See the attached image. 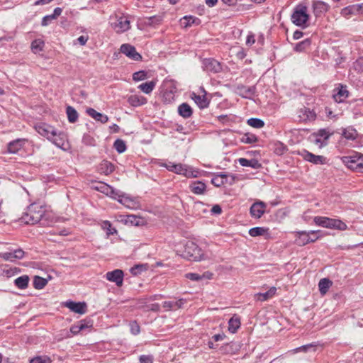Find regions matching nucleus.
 <instances>
[{
    "label": "nucleus",
    "mask_w": 363,
    "mask_h": 363,
    "mask_svg": "<svg viewBox=\"0 0 363 363\" xmlns=\"http://www.w3.org/2000/svg\"><path fill=\"white\" fill-rule=\"evenodd\" d=\"M357 130L352 127L346 128L342 130L343 137L347 140H354L357 138Z\"/></svg>",
    "instance_id": "nucleus-35"
},
{
    "label": "nucleus",
    "mask_w": 363,
    "mask_h": 363,
    "mask_svg": "<svg viewBox=\"0 0 363 363\" xmlns=\"http://www.w3.org/2000/svg\"><path fill=\"white\" fill-rule=\"evenodd\" d=\"M67 115L68 118V121L70 123H74L78 119V113L77 111L72 106L67 107Z\"/></svg>",
    "instance_id": "nucleus-40"
},
{
    "label": "nucleus",
    "mask_w": 363,
    "mask_h": 363,
    "mask_svg": "<svg viewBox=\"0 0 363 363\" xmlns=\"http://www.w3.org/2000/svg\"><path fill=\"white\" fill-rule=\"evenodd\" d=\"M101 228L106 231L107 236L117 233V230L112 227L111 223L108 220H105L101 224Z\"/></svg>",
    "instance_id": "nucleus-41"
},
{
    "label": "nucleus",
    "mask_w": 363,
    "mask_h": 363,
    "mask_svg": "<svg viewBox=\"0 0 363 363\" xmlns=\"http://www.w3.org/2000/svg\"><path fill=\"white\" fill-rule=\"evenodd\" d=\"M291 19L296 26L303 28L306 27L309 19L307 6L303 4L297 5L294 8Z\"/></svg>",
    "instance_id": "nucleus-2"
},
{
    "label": "nucleus",
    "mask_w": 363,
    "mask_h": 363,
    "mask_svg": "<svg viewBox=\"0 0 363 363\" xmlns=\"http://www.w3.org/2000/svg\"><path fill=\"white\" fill-rule=\"evenodd\" d=\"M50 17H52V15H48V16H44L42 20L41 25L43 26H47L51 21L55 19V18H50Z\"/></svg>",
    "instance_id": "nucleus-60"
},
{
    "label": "nucleus",
    "mask_w": 363,
    "mask_h": 363,
    "mask_svg": "<svg viewBox=\"0 0 363 363\" xmlns=\"http://www.w3.org/2000/svg\"><path fill=\"white\" fill-rule=\"evenodd\" d=\"M267 205L263 201H257L254 203L250 209L252 217L259 218L264 213Z\"/></svg>",
    "instance_id": "nucleus-10"
},
{
    "label": "nucleus",
    "mask_w": 363,
    "mask_h": 363,
    "mask_svg": "<svg viewBox=\"0 0 363 363\" xmlns=\"http://www.w3.org/2000/svg\"><path fill=\"white\" fill-rule=\"evenodd\" d=\"M99 170L101 173L108 175L114 171V165L111 162L104 160L100 164Z\"/></svg>",
    "instance_id": "nucleus-32"
},
{
    "label": "nucleus",
    "mask_w": 363,
    "mask_h": 363,
    "mask_svg": "<svg viewBox=\"0 0 363 363\" xmlns=\"http://www.w3.org/2000/svg\"><path fill=\"white\" fill-rule=\"evenodd\" d=\"M112 28L117 33H122L130 28V22L128 16H116V21L111 23Z\"/></svg>",
    "instance_id": "nucleus-6"
},
{
    "label": "nucleus",
    "mask_w": 363,
    "mask_h": 363,
    "mask_svg": "<svg viewBox=\"0 0 363 363\" xmlns=\"http://www.w3.org/2000/svg\"><path fill=\"white\" fill-rule=\"evenodd\" d=\"M47 283L48 281L45 279L38 276L35 277L33 280V286L37 289H43L46 286Z\"/></svg>",
    "instance_id": "nucleus-43"
},
{
    "label": "nucleus",
    "mask_w": 363,
    "mask_h": 363,
    "mask_svg": "<svg viewBox=\"0 0 363 363\" xmlns=\"http://www.w3.org/2000/svg\"><path fill=\"white\" fill-rule=\"evenodd\" d=\"M201 21L193 16H186L181 19V23L184 28L189 27L194 24H200Z\"/></svg>",
    "instance_id": "nucleus-30"
},
{
    "label": "nucleus",
    "mask_w": 363,
    "mask_h": 363,
    "mask_svg": "<svg viewBox=\"0 0 363 363\" xmlns=\"http://www.w3.org/2000/svg\"><path fill=\"white\" fill-rule=\"evenodd\" d=\"M320 236H321V235H320V230H311V231H308L309 243L310 242H314Z\"/></svg>",
    "instance_id": "nucleus-51"
},
{
    "label": "nucleus",
    "mask_w": 363,
    "mask_h": 363,
    "mask_svg": "<svg viewBox=\"0 0 363 363\" xmlns=\"http://www.w3.org/2000/svg\"><path fill=\"white\" fill-rule=\"evenodd\" d=\"M49 140L54 143L57 147L63 148L66 141V135L62 132L57 133V130H55V135H52V138H50Z\"/></svg>",
    "instance_id": "nucleus-24"
},
{
    "label": "nucleus",
    "mask_w": 363,
    "mask_h": 363,
    "mask_svg": "<svg viewBox=\"0 0 363 363\" xmlns=\"http://www.w3.org/2000/svg\"><path fill=\"white\" fill-rule=\"evenodd\" d=\"M147 267L144 264H138L130 269V273L133 275H138L143 271H145Z\"/></svg>",
    "instance_id": "nucleus-52"
},
{
    "label": "nucleus",
    "mask_w": 363,
    "mask_h": 363,
    "mask_svg": "<svg viewBox=\"0 0 363 363\" xmlns=\"http://www.w3.org/2000/svg\"><path fill=\"white\" fill-rule=\"evenodd\" d=\"M343 162L350 169L363 172V155L354 154L353 155L345 157Z\"/></svg>",
    "instance_id": "nucleus-7"
},
{
    "label": "nucleus",
    "mask_w": 363,
    "mask_h": 363,
    "mask_svg": "<svg viewBox=\"0 0 363 363\" xmlns=\"http://www.w3.org/2000/svg\"><path fill=\"white\" fill-rule=\"evenodd\" d=\"M178 113L179 114L184 118H188L191 116L193 113L192 108L191 106L186 104L183 103L178 107Z\"/></svg>",
    "instance_id": "nucleus-26"
},
{
    "label": "nucleus",
    "mask_w": 363,
    "mask_h": 363,
    "mask_svg": "<svg viewBox=\"0 0 363 363\" xmlns=\"http://www.w3.org/2000/svg\"><path fill=\"white\" fill-rule=\"evenodd\" d=\"M140 219V217H137L134 215H129V216H128L127 221H128L133 224H135V225H138Z\"/></svg>",
    "instance_id": "nucleus-58"
},
{
    "label": "nucleus",
    "mask_w": 363,
    "mask_h": 363,
    "mask_svg": "<svg viewBox=\"0 0 363 363\" xmlns=\"http://www.w3.org/2000/svg\"><path fill=\"white\" fill-rule=\"evenodd\" d=\"M29 278L27 275H23L21 277H18L15 279V284L16 286L21 289H24L27 288L28 285Z\"/></svg>",
    "instance_id": "nucleus-36"
},
{
    "label": "nucleus",
    "mask_w": 363,
    "mask_h": 363,
    "mask_svg": "<svg viewBox=\"0 0 363 363\" xmlns=\"http://www.w3.org/2000/svg\"><path fill=\"white\" fill-rule=\"evenodd\" d=\"M184 252L187 259L191 261H199L203 257L201 249L192 241H188L186 242Z\"/></svg>",
    "instance_id": "nucleus-5"
},
{
    "label": "nucleus",
    "mask_w": 363,
    "mask_h": 363,
    "mask_svg": "<svg viewBox=\"0 0 363 363\" xmlns=\"http://www.w3.org/2000/svg\"><path fill=\"white\" fill-rule=\"evenodd\" d=\"M202 95L196 94L193 92L191 94V98L198 105L200 108H205L208 106L209 101L206 96V91L203 88H201Z\"/></svg>",
    "instance_id": "nucleus-13"
},
{
    "label": "nucleus",
    "mask_w": 363,
    "mask_h": 363,
    "mask_svg": "<svg viewBox=\"0 0 363 363\" xmlns=\"http://www.w3.org/2000/svg\"><path fill=\"white\" fill-rule=\"evenodd\" d=\"M312 9L315 16H318L328 10L329 5L322 1H313Z\"/></svg>",
    "instance_id": "nucleus-20"
},
{
    "label": "nucleus",
    "mask_w": 363,
    "mask_h": 363,
    "mask_svg": "<svg viewBox=\"0 0 363 363\" xmlns=\"http://www.w3.org/2000/svg\"><path fill=\"white\" fill-rule=\"evenodd\" d=\"M118 201L129 208H135L136 206V203L133 199L124 195L121 199H118Z\"/></svg>",
    "instance_id": "nucleus-37"
},
{
    "label": "nucleus",
    "mask_w": 363,
    "mask_h": 363,
    "mask_svg": "<svg viewBox=\"0 0 363 363\" xmlns=\"http://www.w3.org/2000/svg\"><path fill=\"white\" fill-rule=\"evenodd\" d=\"M313 221L316 225L328 228H335L340 230H345L347 228V225L338 219H333L324 216H315Z\"/></svg>",
    "instance_id": "nucleus-3"
},
{
    "label": "nucleus",
    "mask_w": 363,
    "mask_h": 363,
    "mask_svg": "<svg viewBox=\"0 0 363 363\" xmlns=\"http://www.w3.org/2000/svg\"><path fill=\"white\" fill-rule=\"evenodd\" d=\"M333 285L332 281L328 278L321 279L318 283V288L321 295H325Z\"/></svg>",
    "instance_id": "nucleus-29"
},
{
    "label": "nucleus",
    "mask_w": 363,
    "mask_h": 363,
    "mask_svg": "<svg viewBox=\"0 0 363 363\" xmlns=\"http://www.w3.org/2000/svg\"><path fill=\"white\" fill-rule=\"evenodd\" d=\"M286 146H284L282 143H279L277 145V147H276L275 149V152L277 154V155H282L284 153V152L286 151Z\"/></svg>",
    "instance_id": "nucleus-59"
},
{
    "label": "nucleus",
    "mask_w": 363,
    "mask_h": 363,
    "mask_svg": "<svg viewBox=\"0 0 363 363\" xmlns=\"http://www.w3.org/2000/svg\"><path fill=\"white\" fill-rule=\"evenodd\" d=\"M128 103L133 106H138L146 103V99L140 96L132 95L128 99Z\"/></svg>",
    "instance_id": "nucleus-33"
},
{
    "label": "nucleus",
    "mask_w": 363,
    "mask_h": 363,
    "mask_svg": "<svg viewBox=\"0 0 363 363\" xmlns=\"http://www.w3.org/2000/svg\"><path fill=\"white\" fill-rule=\"evenodd\" d=\"M240 327V318L234 315L228 321V330L231 333H235Z\"/></svg>",
    "instance_id": "nucleus-27"
},
{
    "label": "nucleus",
    "mask_w": 363,
    "mask_h": 363,
    "mask_svg": "<svg viewBox=\"0 0 363 363\" xmlns=\"http://www.w3.org/2000/svg\"><path fill=\"white\" fill-rule=\"evenodd\" d=\"M226 179L227 177L225 174H220L213 178L211 183L216 186H220L225 182Z\"/></svg>",
    "instance_id": "nucleus-46"
},
{
    "label": "nucleus",
    "mask_w": 363,
    "mask_h": 363,
    "mask_svg": "<svg viewBox=\"0 0 363 363\" xmlns=\"http://www.w3.org/2000/svg\"><path fill=\"white\" fill-rule=\"evenodd\" d=\"M333 99L337 103H341L348 97L349 91L347 86L342 84H339V86L334 90Z\"/></svg>",
    "instance_id": "nucleus-16"
},
{
    "label": "nucleus",
    "mask_w": 363,
    "mask_h": 363,
    "mask_svg": "<svg viewBox=\"0 0 363 363\" xmlns=\"http://www.w3.org/2000/svg\"><path fill=\"white\" fill-rule=\"evenodd\" d=\"M95 189L96 190L104 193L106 195L108 194V191H111L110 190V186L107 185L106 184H104V183L99 184V185L96 186Z\"/></svg>",
    "instance_id": "nucleus-54"
},
{
    "label": "nucleus",
    "mask_w": 363,
    "mask_h": 363,
    "mask_svg": "<svg viewBox=\"0 0 363 363\" xmlns=\"http://www.w3.org/2000/svg\"><path fill=\"white\" fill-rule=\"evenodd\" d=\"M78 324L79 325V329L82 331L92 328L93 321L91 319H84L79 321Z\"/></svg>",
    "instance_id": "nucleus-49"
},
{
    "label": "nucleus",
    "mask_w": 363,
    "mask_h": 363,
    "mask_svg": "<svg viewBox=\"0 0 363 363\" xmlns=\"http://www.w3.org/2000/svg\"><path fill=\"white\" fill-rule=\"evenodd\" d=\"M189 189L191 192H193L195 194L197 195H201L203 194L206 189V185L205 183L201 182V181H195L193 182L189 185Z\"/></svg>",
    "instance_id": "nucleus-22"
},
{
    "label": "nucleus",
    "mask_w": 363,
    "mask_h": 363,
    "mask_svg": "<svg viewBox=\"0 0 363 363\" xmlns=\"http://www.w3.org/2000/svg\"><path fill=\"white\" fill-rule=\"evenodd\" d=\"M139 360L140 363H152L151 357L147 355H141Z\"/></svg>",
    "instance_id": "nucleus-62"
},
{
    "label": "nucleus",
    "mask_w": 363,
    "mask_h": 363,
    "mask_svg": "<svg viewBox=\"0 0 363 363\" xmlns=\"http://www.w3.org/2000/svg\"><path fill=\"white\" fill-rule=\"evenodd\" d=\"M86 113L96 121H100L102 123H106L108 121V117L106 115L99 113L92 108H87Z\"/></svg>",
    "instance_id": "nucleus-25"
},
{
    "label": "nucleus",
    "mask_w": 363,
    "mask_h": 363,
    "mask_svg": "<svg viewBox=\"0 0 363 363\" xmlns=\"http://www.w3.org/2000/svg\"><path fill=\"white\" fill-rule=\"evenodd\" d=\"M44 42L40 39H36L31 43V50L34 53H38L43 50Z\"/></svg>",
    "instance_id": "nucleus-42"
},
{
    "label": "nucleus",
    "mask_w": 363,
    "mask_h": 363,
    "mask_svg": "<svg viewBox=\"0 0 363 363\" xmlns=\"http://www.w3.org/2000/svg\"><path fill=\"white\" fill-rule=\"evenodd\" d=\"M217 119L223 124H227L230 121V119L227 115H220L218 116Z\"/></svg>",
    "instance_id": "nucleus-63"
},
{
    "label": "nucleus",
    "mask_w": 363,
    "mask_h": 363,
    "mask_svg": "<svg viewBox=\"0 0 363 363\" xmlns=\"http://www.w3.org/2000/svg\"><path fill=\"white\" fill-rule=\"evenodd\" d=\"M147 77V74L145 71H139L135 72L133 75V79L134 81H141L144 80Z\"/></svg>",
    "instance_id": "nucleus-53"
},
{
    "label": "nucleus",
    "mask_w": 363,
    "mask_h": 363,
    "mask_svg": "<svg viewBox=\"0 0 363 363\" xmlns=\"http://www.w3.org/2000/svg\"><path fill=\"white\" fill-rule=\"evenodd\" d=\"M130 326L132 334L138 335L140 333V326L135 321L131 322Z\"/></svg>",
    "instance_id": "nucleus-56"
},
{
    "label": "nucleus",
    "mask_w": 363,
    "mask_h": 363,
    "mask_svg": "<svg viewBox=\"0 0 363 363\" xmlns=\"http://www.w3.org/2000/svg\"><path fill=\"white\" fill-rule=\"evenodd\" d=\"M44 213L45 209L42 206L33 203L28 207L20 220L25 224L34 225L41 220Z\"/></svg>",
    "instance_id": "nucleus-1"
},
{
    "label": "nucleus",
    "mask_w": 363,
    "mask_h": 363,
    "mask_svg": "<svg viewBox=\"0 0 363 363\" xmlns=\"http://www.w3.org/2000/svg\"><path fill=\"white\" fill-rule=\"evenodd\" d=\"M239 163L242 167H251L255 169L259 168L261 165L256 160H247L245 158H240Z\"/></svg>",
    "instance_id": "nucleus-34"
},
{
    "label": "nucleus",
    "mask_w": 363,
    "mask_h": 363,
    "mask_svg": "<svg viewBox=\"0 0 363 363\" xmlns=\"http://www.w3.org/2000/svg\"><path fill=\"white\" fill-rule=\"evenodd\" d=\"M311 44V41L308 39L303 40L298 43L295 47V50L298 52L303 51L306 48H308Z\"/></svg>",
    "instance_id": "nucleus-50"
},
{
    "label": "nucleus",
    "mask_w": 363,
    "mask_h": 363,
    "mask_svg": "<svg viewBox=\"0 0 363 363\" xmlns=\"http://www.w3.org/2000/svg\"><path fill=\"white\" fill-rule=\"evenodd\" d=\"M65 306L76 313L82 315L86 312V304L84 302L67 301L65 303Z\"/></svg>",
    "instance_id": "nucleus-17"
},
{
    "label": "nucleus",
    "mask_w": 363,
    "mask_h": 363,
    "mask_svg": "<svg viewBox=\"0 0 363 363\" xmlns=\"http://www.w3.org/2000/svg\"><path fill=\"white\" fill-rule=\"evenodd\" d=\"M298 118L301 121H313L315 118L316 114L313 111L306 107L301 108L298 112Z\"/></svg>",
    "instance_id": "nucleus-19"
},
{
    "label": "nucleus",
    "mask_w": 363,
    "mask_h": 363,
    "mask_svg": "<svg viewBox=\"0 0 363 363\" xmlns=\"http://www.w3.org/2000/svg\"><path fill=\"white\" fill-rule=\"evenodd\" d=\"M121 52L133 60H139L142 58L141 55L137 52L135 47L129 44L122 45Z\"/></svg>",
    "instance_id": "nucleus-14"
},
{
    "label": "nucleus",
    "mask_w": 363,
    "mask_h": 363,
    "mask_svg": "<svg viewBox=\"0 0 363 363\" xmlns=\"http://www.w3.org/2000/svg\"><path fill=\"white\" fill-rule=\"evenodd\" d=\"M301 155L305 160L312 162L313 164H323L325 163V157L321 155H313V153H311L307 150H303Z\"/></svg>",
    "instance_id": "nucleus-15"
},
{
    "label": "nucleus",
    "mask_w": 363,
    "mask_h": 363,
    "mask_svg": "<svg viewBox=\"0 0 363 363\" xmlns=\"http://www.w3.org/2000/svg\"><path fill=\"white\" fill-rule=\"evenodd\" d=\"M247 124L253 128H261L264 127V122L257 118H251L247 120Z\"/></svg>",
    "instance_id": "nucleus-44"
},
{
    "label": "nucleus",
    "mask_w": 363,
    "mask_h": 363,
    "mask_svg": "<svg viewBox=\"0 0 363 363\" xmlns=\"http://www.w3.org/2000/svg\"><path fill=\"white\" fill-rule=\"evenodd\" d=\"M113 147L118 153H123L126 150V145L121 139H117L114 142Z\"/></svg>",
    "instance_id": "nucleus-45"
},
{
    "label": "nucleus",
    "mask_w": 363,
    "mask_h": 363,
    "mask_svg": "<svg viewBox=\"0 0 363 363\" xmlns=\"http://www.w3.org/2000/svg\"><path fill=\"white\" fill-rule=\"evenodd\" d=\"M124 274L121 269H115L108 272L106 274V278L108 281L114 282L116 286H121L123 283Z\"/></svg>",
    "instance_id": "nucleus-9"
},
{
    "label": "nucleus",
    "mask_w": 363,
    "mask_h": 363,
    "mask_svg": "<svg viewBox=\"0 0 363 363\" xmlns=\"http://www.w3.org/2000/svg\"><path fill=\"white\" fill-rule=\"evenodd\" d=\"M35 130L42 136L50 138H52V135H55V128L47 123H39L35 125Z\"/></svg>",
    "instance_id": "nucleus-8"
},
{
    "label": "nucleus",
    "mask_w": 363,
    "mask_h": 363,
    "mask_svg": "<svg viewBox=\"0 0 363 363\" xmlns=\"http://www.w3.org/2000/svg\"><path fill=\"white\" fill-rule=\"evenodd\" d=\"M295 242L299 246H304L309 243L308 232H298Z\"/></svg>",
    "instance_id": "nucleus-31"
},
{
    "label": "nucleus",
    "mask_w": 363,
    "mask_h": 363,
    "mask_svg": "<svg viewBox=\"0 0 363 363\" xmlns=\"http://www.w3.org/2000/svg\"><path fill=\"white\" fill-rule=\"evenodd\" d=\"M185 302L186 301L182 298L177 301H167L163 303L162 306L167 311H176L181 308Z\"/></svg>",
    "instance_id": "nucleus-21"
},
{
    "label": "nucleus",
    "mask_w": 363,
    "mask_h": 363,
    "mask_svg": "<svg viewBox=\"0 0 363 363\" xmlns=\"http://www.w3.org/2000/svg\"><path fill=\"white\" fill-rule=\"evenodd\" d=\"M26 140L17 139L8 144V152L9 153H17L24 145Z\"/></svg>",
    "instance_id": "nucleus-23"
},
{
    "label": "nucleus",
    "mask_w": 363,
    "mask_h": 363,
    "mask_svg": "<svg viewBox=\"0 0 363 363\" xmlns=\"http://www.w3.org/2000/svg\"><path fill=\"white\" fill-rule=\"evenodd\" d=\"M185 277L187 279H189L192 281H199V280L202 279V277H201V275H199V274H196V273H188L185 275Z\"/></svg>",
    "instance_id": "nucleus-57"
},
{
    "label": "nucleus",
    "mask_w": 363,
    "mask_h": 363,
    "mask_svg": "<svg viewBox=\"0 0 363 363\" xmlns=\"http://www.w3.org/2000/svg\"><path fill=\"white\" fill-rule=\"evenodd\" d=\"M25 255L22 249H16L9 252H1L0 257L5 260L13 262L16 259H20L23 257Z\"/></svg>",
    "instance_id": "nucleus-11"
},
{
    "label": "nucleus",
    "mask_w": 363,
    "mask_h": 363,
    "mask_svg": "<svg viewBox=\"0 0 363 363\" xmlns=\"http://www.w3.org/2000/svg\"><path fill=\"white\" fill-rule=\"evenodd\" d=\"M266 230H267L265 228H262V227H255V228H251L249 230V234L252 237H256V236L264 235V233L266 232Z\"/></svg>",
    "instance_id": "nucleus-48"
},
{
    "label": "nucleus",
    "mask_w": 363,
    "mask_h": 363,
    "mask_svg": "<svg viewBox=\"0 0 363 363\" xmlns=\"http://www.w3.org/2000/svg\"><path fill=\"white\" fill-rule=\"evenodd\" d=\"M110 191H108V194L107 196L116 199L118 201V199H121V196H123V194H121L119 191L115 190L113 188L110 186Z\"/></svg>",
    "instance_id": "nucleus-55"
},
{
    "label": "nucleus",
    "mask_w": 363,
    "mask_h": 363,
    "mask_svg": "<svg viewBox=\"0 0 363 363\" xmlns=\"http://www.w3.org/2000/svg\"><path fill=\"white\" fill-rule=\"evenodd\" d=\"M255 87L252 86H246L244 85H238L236 88L237 94L245 99H251L255 93Z\"/></svg>",
    "instance_id": "nucleus-18"
},
{
    "label": "nucleus",
    "mask_w": 363,
    "mask_h": 363,
    "mask_svg": "<svg viewBox=\"0 0 363 363\" xmlns=\"http://www.w3.org/2000/svg\"><path fill=\"white\" fill-rule=\"evenodd\" d=\"M81 329H79V325L78 323L71 326L70 332L74 335H77L81 332Z\"/></svg>",
    "instance_id": "nucleus-61"
},
{
    "label": "nucleus",
    "mask_w": 363,
    "mask_h": 363,
    "mask_svg": "<svg viewBox=\"0 0 363 363\" xmlns=\"http://www.w3.org/2000/svg\"><path fill=\"white\" fill-rule=\"evenodd\" d=\"M277 291L276 287H271L267 292L265 293H258L255 294L256 299L259 301H265L269 298H272Z\"/></svg>",
    "instance_id": "nucleus-28"
},
{
    "label": "nucleus",
    "mask_w": 363,
    "mask_h": 363,
    "mask_svg": "<svg viewBox=\"0 0 363 363\" xmlns=\"http://www.w3.org/2000/svg\"><path fill=\"white\" fill-rule=\"evenodd\" d=\"M255 43V35L253 34H249L247 37L246 44L247 45H252Z\"/></svg>",
    "instance_id": "nucleus-64"
},
{
    "label": "nucleus",
    "mask_w": 363,
    "mask_h": 363,
    "mask_svg": "<svg viewBox=\"0 0 363 363\" xmlns=\"http://www.w3.org/2000/svg\"><path fill=\"white\" fill-rule=\"evenodd\" d=\"M52 360L46 355L38 356L30 359V363H51Z\"/></svg>",
    "instance_id": "nucleus-47"
},
{
    "label": "nucleus",
    "mask_w": 363,
    "mask_h": 363,
    "mask_svg": "<svg viewBox=\"0 0 363 363\" xmlns=\"http://www.w3.org/2000/svg\"><path fill=\"white\" fill-rule=\"evenodd\" d=\"M156 83L153 81L145 82L139 85L138 88L145 94H150L154 89Z\"/></svg>",
    "instance_id": "nucleus-39"
},
{
    "label": "nucleus",
    "mask_w": 363,
    "mask_h": 363,
    "mask_svg": "<svg viewBox=\"0 0 363 363\" xmlns=\"http://www.w3.org/2000/svg\"><path fill=\"white\" fill-rule=\"evenodd\" d=\"M203 67L205 70L212 73H219L222 70L221 64L214 59H206L203 61Z\"/></svg>",
    "instance_id": "nucleus-12"
},
{
    "label": "nucleus",
    "mask_w": 363,
    "mask_h": 363,
    "mask_svg": "<svg viewBox=\"0 0 363 363\" xmlns=\"http://www.w3.org/2000/svg\"><path fill=\"white\" fill-rule=\"evenodd\" d=\"M162 166L170 172L184 175L188 178L196 177L198 174V172H195L189 166L180 163L174 164L172 162H168L164 164Z\"/></svg>",
    "instance_id": "nucleus-4"
},
{
    "label": "nucleus",
    "mask_w": 363,
    "mask_h": 363,
    "mask_svg": "<svg viewBox=\"0 0 363 363\" xmlns=\"http://www.w3.org/2000/svg\"><path fill=\"white\" fill-rule=\"evenodd\" d=\"M362 8V6L359 4L349 6L347 7L344 8L341 11V13L342 15L346 16L349 14H353L358 12Z\"/></svg>",
    "instance_id": "nucleus-38"
}]
</instances>
